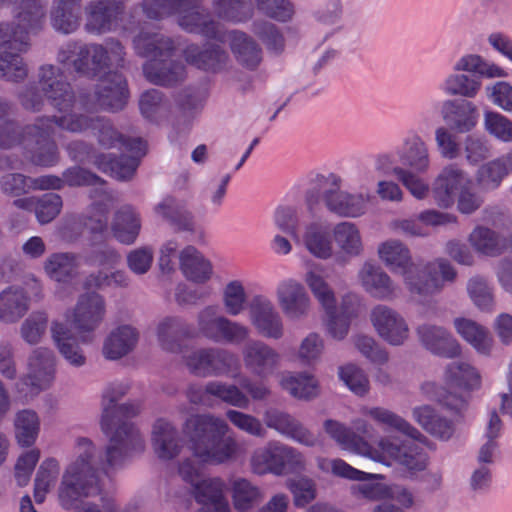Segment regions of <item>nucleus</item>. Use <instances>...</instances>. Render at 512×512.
Segmentation results:
<instances>
[{"mask_svg":"<svg viewBox=\"0 0 512 512\" xmlns=\"http://www.w3.org/2000/svg\"><path fill=\"white\" fill-rule=\"evenodd\" d=\"M221 303L227 315L236 317L247 308L248 295L241 280L228 281L221 290Z\"/></svg>","mask_w":512,"mask_h":512,"instance_id":"obj_58","label":"nucleus"},{"mask_svg":"<svg viewBox=\"0 0 512 512\" xmlns=\"http://www.w3.org/2000/svg\"><path fill=\"white\" fill-rule=\"evenodd\" d=\"M281 388L298 399H311L319 394L317 379L305 373H284L279 382Z\"/></svg>","mask_w":512,"mask_h":512,"instance_id":"obj_55","label":"nucleus"},{"mask_svg":"<svg viewBox=\"0 0 512 512\" xmlns=\"http://www.w3.org/2000/svg\"><path fill=\"white\" fill-rule=\"evenodd\" d=\"M504 431V422L496 409H489L483 429V442L478 448L476 461L478 465L492 467L499 453V440Z\"/></svg>","mask_w":512,"mask_h":512,"instance_id":"obj_33","label":"nucleus"},{"mask_svg":"<svg viewBox=\"0 0 512 512\" xmlns=\"http://www.w3.org/2000/svg\"><path fill=\"white\" fill-rule=\"evenodd\" d=\"M323 428L343 450L357 455L368 452L369 442L362 436L357 435L346 425L336 420L328 419L324 422Z\"/></svg>","mask_w":512,"mask_h":512,"instance_id":"obj_50","label":"nucleus"},{"mask_svg":"<svg viewBox=\"0 0 512 512\" xmlns=\"http://www.w3.org/2000/svg\"><path fill=\"white\" fill-rule=\"evenodd\" d=\"M56 358L47 347L35 348L28 358V374L24 384L32 387L34 393L47 389L55 378Z\"/></svg>","mask_w":512,"mask_h":512,"instance_id":"obj_28","label":"nucleus"},{"mask_svg":"<svg viewBox=\"0 0 512 512\" xmlns=\"http://www.w3.org/2000/svg\"><path fill=\"white\" fill-rule=\"evenodd\" d=\"M82 7L53 1L49 13L51 27L60 34H73L82 23Z\"/></svg>","mask_w":512,"mask_h":512,"instance_id":"obj_48","label":"nucleus"},{"mask_svg":"<svg viewBox=\"0 0 512 512\" xmlns=\"http://www.w3.org/2000/svg\"><path fill=\"white\" fill-rule=\"evenodd\" d=\"M199 332L214 342L239 345L250 338V328L238 321L217 314L216 306H206L197 317Z\"/></svg>","mask_w":512,"mask_h":512,"instance_id":"obj_14","label":"nucleus"},{"mask_svg":"<svg viewBox=\"0 0 512 512\" xmlns=\"http://www.w3.org/2000/svg\"><path fill=\"white\" fill-rule=\"evenodd\" d=\"M181 5L175 10L178 25L189 33L206 38L224 40V35L210 14L200 7L199 0H180Z\"/></svg>","mask_w":512,"mask_h":512,"instance_id":"obj_19","label":"nucleus"},{"mask_svg":"<svg viewBox=\"0 0 512 512\" xmlns=\"http://www.w3.org/2000/svg\"><path fill=\"white\" fill-rule=\"evenodd\" d=\"M454 266L445 258L427 263L423 268L412 264L403 273V283L411 297L425 299L439 294L457 278Z\"/></svg>","mask_w":512,"mask_h":512,"instance_id":"obj_9","label":"nucleus"},{"mask_svg":"<svg viewBox=\"0 0 512 512\" xmlns=\"http://www.w3.org/2000/svg\"><path fill=\"white\" fill-rule=\"evenodd\" d=\"M275 296L287 319L298 321L309 315L312 302L300 281L294 278L281 280L276 286Z\"/></svg>","mask_w":512,"mask_h":512,"instance_id":"obj_20","label":"nucleus"},{"mask_svg":"<svg viewBox=\"0 0 512 512\" xmlns=\"http://www.w3.org/2000/svg\"><path fill=\"white\" fill-rule=\"evenodd\" d=\"M333 241L337 247L334 258L337 263L359 257L364 252V242L358 225L351 221H341L332 228Z\"/></svg>","mask_w":512,"mask_h":512,"instance_id":"obj_30","label":"nucleus"},{"mask_svg":"<svg viewBox=\"0 0 512 512\" xmlns=\"http://www.w3.org/2000/svg\"><path fill=\"white\" fill-rule=\"evenodd\" d=\"M264 421L268 428L275 430L280 435L306 446L316 447L321 444L318 435L305 427L298 419L287 412L270 408L264 412Z\"/></svg>","mask_w":512,"mask_h":512,"instance_id":"obj_23","label":"nucleus"},{"mask_svg":"<svg viewBox=\"0 0 512 512\" xmlns=\"http://www.w3.org/2000/svg\"><path fill=\"white\" fill-rule=\"evenodd\" d=\"M15 22L0 23V48L26 52L30 47L29 35L42 31L46 24V0H17Z\"/></svg>","mask_w":512,"mask_h":512,"instance_id":"obj_8","label":"nucleus"},{"mask_svg":"<svg viewBox=\"0 0 512 512\" xmlns=\"http://www.w3.org/2000/svg\"><path fill=\"white\" fill-rule=\"evenodd\" d=\"M157 341L160 347L168 352L181 351V343L192 336L191 326L178 317H165L156 327Z\"/></svg>","mask_w":512,"mask_h":512,"instance_id":"obj_39","label":"nucleus"},{"mask_svg":"<svg viewBox=\"0 0 512 512\" xmlns=\"http://www.w3.org/2000/svg\"><path fill=\"white\" fill-rule=\"evenodd\" d=\"M282 447L283 443L279 441H269L263 447L255 449L250 458L252 471L259 475L268 472L282 475Z\"/></svg>","mask_w":512,"mask_h":512,"instance_id":"obj_47","label":"nucleus"},{"mask_svg":"<svg viewBox=\"0 0 512 512\" xmlns=\"http://www.w3.org/2000/svg\"><path fill=\"white\" fill-rule=\"evenodd\" d=\"M391 164L387 154L379 155L373 168L358 169L349 177V181L330 173L315 179L305 194L308 211L315 215L324 204L329 212L338 217L355 219L364 216L374 199L371 187L376 173L383 172Z\"/></svg>","mask_w":512,"mask_h":512,"instance_id":"obj_1","label":"nucleus"},{"mask_svg":"<svg viewBox=\"0 0 512 512\" xmlns=\"http://www.w3.org/2000/svg\"><path fill=\"white\" fill-rule=\"evenodd\" d=\"M230 484L233 506L239 512L248 511L262 498L259 487L246 478L237 477Z\"/></svg>","mask_w":512,"mask_h":512,"instance_id":"obj_57","label":"nucleus"},{"mask_svg":"<svg viewBox=\"0 0 512 512\" xmlns=\"http://www.w3.org/2000/svg\"><path fill=\"white\" fill-rule=\"evenodd\" d=\"M249 320L255 331L266 339L279 340L285 334L282 316L265 295H255L249 305Z\"/></svg>","mask_w":512,"mask_h":512,"instance_id":"obj_17","label":"nucleus"},{"mask_svg":"<svg viewBox=\"0 0 512 512\" xmlns=\"http://www.w3.org/2000/svg\"><path fill=\"white\" fill-rule=\"evenodd\" d=\"M62 181L63 186H94L95 190L91 192L92 198H98L106 192V183L104 180L78 166L66 169L62 174Z\"/></svg>","mask_w":512,"mask_h":512,"instance_id":"obj_64","label":"nucleus"},{"mask_svg":"<svg viewBox=\"0 0 512 512\" xmlns=\"http://www.w3.org/2000/svg\"><path fill=\"white\" fill-rule=\"evenodd\" d=\"M402 164L416 173H426L431 166L429 147L424 139L417 133L408 134L397 151Z\"/></svg>","mask_w":512,"mask_h":512,"instance_id":"obj_38","label":"nucleus"},{"mask_svg":"<svg viewBox=\"0 0 512 512\" xmlns=\"http://www.w3.org/2000/svg\"><path fill=\"white\" fill-rule=\"evenodd\" d=\"M78 257L74 253L61 252L51 254L44 263L46 274L53 280L65 282L77 274Z\"/></svg>","mask_w":512,"mask_h":512,"instance_id":"obj_56","label":"nucleus"},{"mask_svg":"<svg viewBox=\"0 0 512 512\" xmlns=\"http://www.w3.org/2000/svg\"><path fill=\"white\" fill-rule=\"evenodd\" d=\"M305 249L315 258L329 260L334 258L332 230L319 222H311L304 227L300 242Z\"/></svg>","mask_w":512,"mask_h":512,"instance_id":"obj_37","label":"nucleus"},{"mask_svg":"<svg viewBox=\"0 0 512 512\" xmlns=\"http://www.w3.org/2000/svg\"><path fill=\"white\" fill-rule=\"evenodd\" d=\"M151 445L156 457L170 461L180 455L183 441L176 426L165 419H157L152 426Z\"/></svg>","mask_w":512,"mask_h":512,"instance_id":"obj_29","label":"nucleus"},{"mask_svg":"<svg viewBox=\"0 0 512 512\" xmlns=\"http://www.w3.org/2000/svg\"><path fill=\"white\" fill-rule=\"evenodd\" d=\"M26 144L24 147L26 157L36 166L52 167L59 161V151L53 139L54 129L49 118H37L36 121L25 126Z\"/></svg>","mask_w":512,"mask_h":512,"instance_id":"obj_13","label":"nucleus"},{"mask_svg":"<svg viewBox=\"0 0 512 512\" xmlns=\"http://www.w3.org/2000/svg\"><path fill=\"white\" fill-rule=\"evenodd\" d=\"M179 264L184 276L196 283L207 282L213 273L210 261L194 246H187L180 252Z\"/></svg>","mask_w":512,"mask_h":512,"instance_id":"obj_46","label":"nucleus"},{"mask_svg":"<svg viewBox=\"0 0 512 512\" xmlns=\"http://www.w3.org/2000/svg\"><path fill=\"white\" fill-rule=\"evenodd\" d=\"M360 413L364 416L370 417L378 424L385 425L410 437L412 440L420 442H424L426 440V437L407 420L384 407L363 406L360 408Z\"/></svg>","mask_w":512,"mask_h":512,"instance_id":"obj_45","label":"nucleus"},{"mask_svg":"<svg viewBox=\"0 0 512 512\" xmlns=\"http://www.w3.org/2000/svg\"><path fill=\"white\" fill-rule=\"evenodd\" d=\"M189 372L198 377L239 375L240 364L237 356L225 349L201 348L184 357Z\"/></svg>","mask_w":512,"mask_h":512,"instance_id":"obj_11","label":"nucleus"},{"mask_svg":"<svg viewBox=\"0 0 512 512\" xmlns=\"http://www.w3.org/2000/svg\"><path fill=\"white\" fill-rule=\"evenodd\" d=\"M133 47L137 55L149 59L143 66L144 76L149 82L170 86L184 79V65L170 61L175 51L170 37L142 30L135 36Z\"/></svg>","mask_w":512,"mask_h":512,"instance_id":"obj_6","label":"nucleus"},{"mask_svg":"<svg viewBox=\"0 0 512 512\" xmlns=\"http://www.w3.org/2000/svg\"><path fill=\"white\" fill-rule=\"evenodd\" d=\"M361 456L387 466L396 463L411 472L424 471L429 462L427 453L418 444L393 436L380 438L375 448L369 444L368 452Z\"/></svg>","mask_w":512,"mask_h":512,"instance_id":"obj_10","label":"nucleus"},{"mask_svg":"<svg viewBox=\"0 0 512 512\" xmlns=\"http://www.w3.org/2000/svg\"><path fill=\"white\" fill-rule=\"evenodd\" d=\"M470 182L467 173L456 166L448 164L442 168L432 183V196L441 208H449L454 204L456 193Z\"/></svg>","mask_w":512,"mask_h":512,"instance_id":"obj_27","label":"nucleus"},{"mask_svg":"<svg viewBox=\"0 0 512 512\" xmlns=\"http://www.w3.org/2000/svg\"><path fill=\"white\" fill-rule=\"evenodd\" d=\"M229 430L226 420L212 413L192 414L182 425L192 455L207 465L231 464L241 456L240 444L227 435Z\"/></svg>","mask_w":512,"mask_h":512,"instance_id":"obj_4","label":"nucleus"},{"mask_svg":"<svg viewBox=\"0 0 512 512\" xmlns=\"http://www.w3.org/2000/svg\"><path fill=\"white\" fill-rule=\"evenodd\" d=\"M304 282L325 313L335 312L336 297L330 284L316 267L309 268L304 275Z\"/></svg>","mask_w":512,"mask_h":512,"instance_id":"obj_54","label":"nucleus"},{"mask_svg":"<svg viewBox=\"0 0 512 512\" xmlns=\"http://www.w3.org/2000/svg\"><path fill=\"white\" fill-rule=\"evenodd\" d=\"M111 229L114 237L122 244H133L141 230L139 212L131 205H124L114 215Z\"/></svg>","mask_w":512,"mask_h":512,"instance_id":"obj_44","label":"nucleus"},{"mask_svg":"<svg viewBox=\"0 0 512 512\" xmlns=\"http://www.w3.org/2000/svg\"><path fill=\"white\" fill-rule=\"evenodd\" d=\"M370 321L378 336L392 346H401L409 338V325L397 310L378 304L370 312Z\"/></svg>","mask_w":512,"mask_h":512,"instance_id":"obj_18","label":"nucleus"},{"mask_svg":"<svg viewBox=\"0 0 512 512\" xmlns=\"http://www.w3.org/2000/svg\"><path fill=\"white\" fill-rule=\"evenodd\" d=\"M416 335L421 345L435 355L455 358L462 353L459 341L442 326L421 324L416 328Z\"/></svg>","mask_w":512,"mask_h":512,"instance_id":"obj_26","label":"nucleus"},{"mask_svg":"<svg viewBox=\"0 0 512 512\" xmlns=\"http://www.w3.org/2000/svg\"><path fill=\"white\" fill-rule=\"evenodd\" d=\"M452 73L448 74L441 84L442 92L447 96H460L466 100L475 98L481 90L484 78H502L506 71L497 64L487 62L478 54H464L452 66Z\"/></svg>","mask_w":512,"mask_h":512,"instance_id":"obj_7","label":"nucleus"},{"mask_svg":"<svg viewBox=\"0 0 512 512\" xmlns=\"http://www.w3.org/2000/svg\"><path fill=\"white\" fill-rule=\"evenodd\" d=\"M229 39L231 51L240 65L253 70L260 64L261 49L252 38L243 32L231 31Z\"/></svg>","mask_w":512,"mask_h":512,"instance_id":"obj_53","label":"nucleus"},{"mask_svg":"<svg viewBox=\"0 0 512 512\" xmlns=\"http://www.w3.org/2000/svg\"><path fill=\"white\" fill-rule=\"evenodd\" d=\"M135 156H122L117 160L108 159L106 156H100L96 160L98 167L118 180H130L139 165V155L133 152Z\"/></svg>","mask_w":512,"mask_h":512,"instance_id":"obj_63","label":"nucleus"},{"mask_svg":"<svg viewBox=\"0 0 512 512\" xmlns=\"http://www.w3.org/2000/svg\"><path fill=\"white\" fill-rule=\"evenodd\" d=\"M38 83L44 96L55 109L62 112L72 108L70 112L61 116L48 117L54 130L55 126L71 133H83L92 129L97 116L91 112L96 110L82 106L83 100L87 99L86 95H81L76 101L72 86L66 81L60 68L52 64L42 65L38 71Z\"/></svg>","mask_w":512,"mask_h":512,"instance_id":"obj_5","label":"nucleus"},{"mask_svg":"<svg viewBox=\"0 0 512 512\" xmlns=\"http://www.w3.org/2000/svg\"><path fill=\"white\" fill-rule=\"evenodd\" d=\"M82 106L87 109L119 111L128 100L127 83L122 74L110 72L100 79L93 95H86Z\"/></svg>","mask_w":512,"mask_h":512,"instance_id":"obj_15","label":"nucleus"},{"mask_svg":"<svg viewBox=\"0 0 512 512\" xmlns=\"http://www.w3.org/2000/svg\"><path fill=\"white\" fill-rule=\"evenodd\" d=\"M60 472L59 462L55 458L45 459L39 466L34 483V498L40 504L46 494L55 485Z\"/></svg>","mask_w":512,"mask_h":512,"instance_id":"obj_62","label":"nucleus"},{"mask_svg":"<svg viewBox=\"0 0 512 512\" xmlns=\"http://www.w3.org/2000/svg\"><path fill=\"white\" fill-rule=\"evenodd\" d=\"M29 308L30 298L22 287L9 286L0 292L1 321L15 323L28 312Z\"/></svg>","mask_w":512,"mask_h":512,"instance_id":"obj_43","label":"nucleus"},{"mask_svg":"<svg viewBox=\"0 0 512 512\" xmlns=\"http://www.w3.org/2000/svg\"><path fill=\"white\" fill-rule=\"evenodd\" d=\"M377 254L381 262L392 272L400 271L402 274L413 264L409 248L397 239L381 242L378 245Z\"/></svg>","mask_w":512,"mask_h":512,"instance_id":"obj_51","label":"nucleus"},{"mask_svg":"<svg viewBox=\"0 0 512 512\" xmlns=\"http://www.w3.org/2000/svg\"><path fill=\"white\" fill-rule=\"evenodd\" d=\"M104 454L99 453L93 442L80 438L76 444V459L66 468L59 486L60 504L74 512H102L99 505L86 500L100 494V476H106L120 468L105 469L101 464Z\"/></svg>","mask_w":512,"mask_h":512,"instance_id":"obj_3","label":"nucleus"},{"mask_svg":"<svg viewBox=\"0 0 512 512\" xmlns=\"http://www.w3.org/2000/svg\"><path fill=\"white\" fill-rule=\"evenodd\" d=\"M105 301L97 293H86L77 301L73 311L65 317L80 335L93 332L105 316Z\"/></svg>","mask_w":512,"mask_h":512,"instance_id":"obj_24","label":"nucleus"},{"mask_svg":"<svg viewBox=\"0 0 512 512\" xmlns=\"http://www.w3.org/2000/svg\"><path fill=\"white\" fill-rule=\"evenodd\" d=\"M445 382L454 387L473 391L481 387V375L469 362L459 360L449 363L444 371Z\"/></svg>","mask_w":512,"mask_h":512,"instance_id":"obj_52","label":"nucleus"},{"mask_svg":"<svg viewBox=\"0 0 512 512\" xmlns=\"http://www.w3.org/2000/svg\"><path fill=\"white\" fill-rule=\"evenodd\" d=\"M125 12L122 0H90L84 8V29L92 35L115 30Z\"/></svg>","mask_w":512,"mask_h":512,"instance_id":"obj_16","label":"nucleus"},{"mask_svg":"<svg viewBox=\"0 0 512 512\" xmlns=\"http://www.w3.org/2000/svg\"><path fill=\"white\" fill-rule=\"evenodd\" d=\"M211 396L239 409H247L249 407V398L234 384L210 381L204 387L190 385L186 391L187 399L195 405L209 406Z\"/></svg>","mask_w":512,"mask_h":512,"instance_id":"obj_21","label":"nucleus"},{"mask_svg":"<svg viewBox=\"0 0 512 512\" xmlns=\"http://www.w3.org/2000/svg\"><path fill=\"white\" fill-rule=\"evenodd\" d=\"M91 130L102 148H124L139 155L146 153V143L142 139H125L108 119L97 116Z\"/></svg>","mask_w":512,"mask_h":512,"instance_id":"obj_36","label":"nucleus"},{"mask_svg":"<svg viewBox=\"0 0 512 512\" xmlns=\"http://www.w3.org/2000/svg\"><path fill=\"white\" fill-rule=\"evenodd\" d=\"M48 314L34 311L19 326V336L28 345L35 346L42 342L48 328Z\"/></svg>","mask_w":512,"mask_h":512,"instance_id":"obj_61","label":"nucleus"},{"mask_svg":"<svg viewBox=\"0 0 512 512\" xmlns=\"http://www.w3.org/2000/svg\"><path fill=\"white\" fill-rule=\"evenodd\" d=\"M124 55V47L116 39H109L105 44H83L79 58L73 60V68L77 73L95 77L112 65L121 66Z\"/></svg>","mask_w":512,"mask_h":512,"instance_id":"obj_12","label":"nucleus"},{"mask_svg":"<svg viewBox=\"0 0 512 512\" xmlns=\"http://www.w3.org/2000/svg\"><path fill=\"white\" fill-rule=\"evenodd\" d=\"M154 212L177 231H194L195 223L192 213L171 196L164 197L154 207Z\"/></svg>","mask_w":512,"mask_h":512,"instance_id":"obj_49","label":"nucleus"},{"mask_svg":"<svg viewBox=\"0 0 512 512\" xmlns=\"http://www.w3.org/2000/svg\"><path fill=\"white\" fill-rule=\"evenodd\" d=\"M139 333L130 325H120L105 338L102 353L108 360H118L134 350Z\"/></svg>","mask_w":512,"mask_h":512,"instance_id":"obj_41","label":"nucleus"},{"mask_svg":"<svg viewBox=\"0 0 512 512\" xmlns=\"http://www.w3.org/2000/svg\"><path fill=\"white\" fill-rule=\"evenodd\" d=\"M468 241L477 253L487 257H498L509 249V236L480 225L472 230Z\"/></svg>","mask_w":512,"mask_h":512,"instance_id":"obj_42","label":"nucleus"},{"mask_svg":"<svg viewBox=\"0 0 512 512\" xmlns=\"http://www.w3.org/2000/svg\"><path fill=\"white\" fill-rule=\"evenodd\" d=\"M452 324L457 335L478 354L483 356L491 355L494 348V340L487 327L464 316L455 317Z\"/></svg>","mask_w":512,"mask_h":512,"instance_id":"obj_35","label":"nucleus"},{"mask_svg":"<svg viewBox=\"0 0 512 512\" xmlns=\"http://www.w3.org/2000/svg\"><path fill=\"white\" fill-rule=\"evenodd\" d=\"M15 438L22 447H31L40 431V420L33 410L19 411L14 419Z\"/></svg>","mask_w":512,"mask_h":512,"instance_id":"obj_59","label":"nucleus"},{"mask_svg":"<svg viewBox=\"0 0 512 512\" xmlns=\"http://www.w3.org/2000/svg\"><path fill=\"white\" fill-rule=\"evenodd\" d=\"M129 386L123 382L109 383L102 392L101 431L108 439L101 464L105 469L122 468L135 454L145 449V441L129 418L139 413L132 403L118 405Z\"/></svg>","mask_w":512,"mask_h":512,"instance_id":"obj_2","label":"nucleus"},{"mask_svg":"<svg viewBox=\"0 0 512 512\" xmlns=\"http://www.w3.org/2000/svg\"><path fill=\"white\" fill-rule=\"evenodd\" d=\"M414 420L430 436L440 442H449L459 436V417H447L429 405L415 407Z\"/></svg>","mask_w":512,"mask_h":512,"instance_id":"obj_25","label":"nucleus"},{"mask_svg":"<svg viewBox=\"0 0 512 512\" xmlns=\"http://www.w3.org/2000/svg\"><path fill=\"white\" fill-rule=\"evenodd\" d=\"M503 157L495 158L481 165L475 174L477 186L482 191L497 189L502 180L508 175Z\"/></svg>","mask_w":512,"mask_h":512,"instance_id":"obj_60","label":"nucleus"},{"mask_svg":"<svg viewBox=\"0 0 512 512\" xmlns=\"http://www.w3.org/2000/svg\"><path fill=\"white\" fill-rule=\"evenodd\" d=\"M244 367L252 375L267 379L279 368L280 353L261 340H251L241 351Z\"/></svg>","mask_w":512,"mask_h":512,"instance_id":"obj_22","label":"nucleus"},{"mask_svg":"<svg viewBox=\"0 0 512 512\" xmlns=\"http://www.w3.org/2000/svg\"><path fill=\"white\" fill-rule=\"evenodd\" d=\"M51 337L61 354L69 365L79 368L86 364V356L76 342L71 329L66 323L53 321L51 323Z\"/></svg>","mask_w":512,"mask_h":512,"instance_id":"obj_40","label":"nucleus"},{"mask_svg":"<svg viewBox=\"0 0 512 512\" xmlns=\"http://www.w3.org/2000/svg\"><path fill=\"white\" fill-rule=\"evenodd\" d=\"M183 55L188 64L212 73L221 72L229 63L228 53L216 44H207L204 48L190 44L184 49Z\"/></svg>","mask_w":512,"mask_h":512,"instance_id":"obj_34","label":"nucleus"},{"mask_svg":"<svg viewBox=\"0 0 512 512\" xmlns=\"http://www.w3.org/2000/svg\"><path fill=\"white\" fill-rule=\"evenodd\" d=\"M442 117L450 128L457 133L472 131L479 119L477 106L466 99H448L443 102Z\"/></svg>","mask_w":512,"mask_h":512,"instance_id":"obj_32","label":"nucleus"},{"mask_svg":"<svg viewBox=\"0 0 512 512\" xmlns=\"http://www.w3.org/2000/svg\"><path fill=\"white\" fill-rule=\"evenodd\" d=\"M358 279L373 298L392 300L397 296L398 286L380 266L365 262L358 272Z\"/></svg>","mask_w":512,"mask_h":512,"instance_id":"obj_31","label":"nucleus"}]
</instances>
